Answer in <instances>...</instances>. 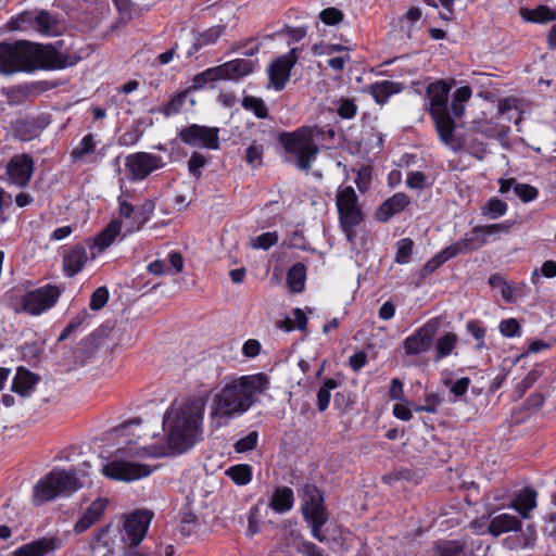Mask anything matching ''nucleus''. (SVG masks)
Listing matches in <instances>:
<instances>
[{
  "instance_id": "0e129e2a",
  "label": "nucleus",
  "mask_w": 556,
  "mask_h": 556,
  "mask_svg": "<svg viewBox=\"0 0 556 556\" xmlns=\"http://www.w3.org/2000/svg\"><path fill=\"white\" fill-rule=\"evenodd\" d=\"M320 20L327 25H336L343 18V13L337 8H327L319 14Z\"/></svg>"
},
{
  "instance_id": "603ef678",
  "label": "nucleus",
  "mask_w": 556,
  "mask_h": 556,
  "mask_svg": "<svg viewBox=\"0 0 556 556\" xmlns=\"http://www.w3.org/2000/svg\"><path fill=\"white\" fill-rule=\"evenodd\" d=\"M187 97H188V92L187 91H182V92H179L176 96H174L168 101V103L164 106L163 113L166 116H170V115L177 114L181 110V108L184 106Z\"/></svg>"
},
{
  "instance_id": "864d4df0",
  "label": "nucleus",
  "mask_w": 556,
  "mask_h": 556,
  "mask_svg": "<svg viewBox=\"0 0 556 556\" xmlns=\"http://www.w3.org/2000/svg\"><path fill=\"white\" fill-rule=\"evenodd\" d=\"M278 242V235L276 231L264 232L252 240L253 249L268 250Z\"/></svg>"
},
{
  "instance_id": "e2e57ef3",
  "label": "nucleus",
  "mask_w": 556,
  "mask_h": 556,
  "mask_svg": "<svg viewBox=\"0 0 556 556\" xmlns=\"http://www.w3.org/2000/svg\"><path fill=\"white\" fill-rule=\"evenodd\" d=\"M498 328L501 333L506 338L519 336L520 326L515 318L502 320Z\"/></svg>"
},
{
  "instance_id": "412c9836",
  "label": "nucleus",
  "mask_w": 556,
  "mask_h": 556,
  "mask_svg": "<svg viewBox=\"0 0 556 556\" xmlns=\"http://www.w3.org/2000/svg\"><path fill=\"white\" fill-rule=\"evenodd\" d=\"M409 204L410 199L406 193L396 192L379 206L377 218L381 222H388L394 215L403 212Z\"/></svg>"
},
{
  "instance_id": "9d476101",
  "label": "nucleus",
  "mask_w": 556,
  "mask_h": 556,
  "mask_svg": "<svg viewBox=\"0 0 556 556\" xmlns=\"http://www.w3.org/2000/svg\"><path fill=\"white\" fill-rule=\"evenodd\" d=\"M514 224V220L507 219L498 224L476 226L463 239L448 245V253L455 257L458 254L470 253L472 251L479 250L486 243L488 236L508 233Z\"/></svg>"
},
{
  "instance_id": "393cba45",
  "label": "nucleus",
  "mask_w": 556,
  "mask_h": 556,
  "mask_svg": "<svg viewBox=\"0 0 556 556\" xmlns=\"http://www.w3.org/2000/svg\"><path fill=\"white\" fill-rule=\"evenodd\" d=\"M219 66L224 79H239L250 75L254 71L256 62L247 59H236Z\"/></svg>"
},
{
  "instance_id": "2f4dec72",
  "label": "nucleus",
  "mask_w": 556,
  "mask_h": 556,
  "mask_svg": "<svg viewBox=\"0 0 556 556\" xmlns=\"http://www.w3.org/2000/svg\"><path fill=\"white\" fill-rule=\"evenodd\" d=\"M36 31L42 35H55L59 31V21L46 10L37 9Z\"/></svg>"
},
{
  "instance_id": "f3484780",
  "label": "nucleus",
  "mask_w": 556,
  "mask_h": 556,
  "mask_svg": "<svg viewBox=\"0 0 556 556\" xmlns=\"http://www.w3.org/2000/svg\"><path fill=\"white\" fill-rule=\"evenodd\" d=\"M434 333L435 325L427 323L404 340L405 353L407 355H417L428 351L432 345Z\"/></svg>"
},
{
  "instance_id": "c85d7f7f",
  "label": "nucleus",
  "mask_w": 556,
  "mask_h": 556,
  "mask_svg": "<svg viewBox=\"0 0 556 556\" xmlns=\"http://www.w3.org/2000/svg\"><path fill=\"white\" fill-rule=\"evenodd\" d=\"M122 231V220L113 219L94 239V247L100 251L109 248Z\"/></svg>"
},
{
  "instance_id": "bf43d9fd",
  "label": "nucleus",
  "mask_w": 556,
  "mask_h": 556,
  "mask_svg": "<svg viewBox=\"0 0 556 556\" xmlns=\"http://www.w3.org/2000/svg\"><path fill=\"white\" fill-rule=\"evenodd\" d=\"M450 248L446 247L444 250H442L435 257L428 261L424 266L425 273H432L440 265L448 261L450 258L454 257V255H450Z\"/></svg>"
},
{
  "instance_id": "cd10ccee",
  "label": "nucleus",
  "mask_w": 556,
  "mask_h": 556,
  "mask_svg": "<svg viewBox=\"0 0 556 556\" xmlns=\"http://www.w3.org/2000/svg\"><path fill=\"white\" fill-rule=\"evenodd\" d=\"M294 493L288 486L277 488L270 498L269 507L276 513L283 514L293 507Z\"/></svg>"
},
{
  "instance_id": "bb28decb",
  "label": "nucleus",
  "mask_w": 556,
  "mask_h": 556,
  "mask_svg": "<svg viewBox=\"0 0 556 556\" xmlns=\"http://www.w3.org/2000/svg\"><path fill=\"white\" fill-rule=\"evenodd\" d=\"M37 377L27 369L18 368L12 382V390L22 395L28 396L35 389Z\"/></svg>"
},
{
  "instance_id": "9b49d317",
  "label": "nucleus",
  "mask_w": 556,
  "mask_h": 556,
  "mask_svg": "<svg viewBox=\"0 0 556 556\" xmlns=\"http://www.w3.org/2000/svg\"><path fill=\"white\" fill-rule=\"evenodd\" d=\"M61 293L62 290L59 287L46 285L25 293L15 309L16 312L38 316L52 308L56 304Z\"/></svg>"
},
{
  "instance_id": "ea45409f",
  "label": "nucleus",
  "mask_w": 556,
  "mask_h": 556,
  "mask_svg": "<svg viewBox=\"0 0 556 556\" xmlns=\"http://www.w3.org/2000/svg\"><path fill=\"white\" fill-rule=\"evenodd\" d=\"M225 475L237 485H245L252 480V467L248 464H238L226 469Z\"/></svg>"
},
{
  "instance_id": "a211bd4d",
  "label": "nucleus",
  "mask_w": 556,
  "mask_h": 556,
  "mask_svg": "<svg viewBox=\"0 0 556 556\" xmlns=\"http://www.w3.org/2000/svg\"><path fill=\"white\" fill-rule=\"evenodd\" d=\"M62 540L58 536H42L16 548L13 556H46L61 548Z\"/></svg>"
},
{
  "instance_id": "473e14b6",
  "label": "nucleus",
  "mask_w": 556,
  "mask_h": 556,
  "mask_svg": "<svg viewBox=\"0 0 556 556\" xmlns=\"http://www.w3.org/2000/svg\"><path fill=\"white\" fill-rule=\"evenodd\" d=\"M421 16L422 14L419 8H409L400 18V30L405 34L407 38H412L415 30L419 28Z\"/></svg>"
},
{
  "instance_id": "a878e982",
  "label": "nucleus",
  "mask_w": 556,
  "mask_h": 556,
  "mask_svg": "<svg viewBox=\"0 0 556 556\" xmlns=\"http://www.w3.org/2000/svg\"><path fill=\"white\" fill-rule=\"evenodd\" d=\"M225 26L216 25L199 33L194 37V41L191 48L187 51V56L190 58L197 53L200 49L214 45L218 38L223 35Z\"/></svg>"
},
{
  "instance_id": "4c0bfd02",
  "label": "nucleus",
  "mask_w": 556,
  "mask_h": 556,
  "mask_svg": "<svg viewBox=\"0 0 556 556\" xmlns=\"http://www.w3.org/2000/svg\"><path fill=\"white\" fill-rule=\"evenodd\" d=\"M455 138L458 139L462 142V148L452 150L453 152H458L462 150H465L472 156H475L478 160H482L485 152H486V146L479 139L471 137L470 139H466L465 137L458 136L455 134Z\"/></svg>"
},
{
  "instance_id": "4be33fe9",
  "label": "nucleus",
  "mask_w": 556,
  "mask_h": 556,
  "mask_svg": "<svg viewBox=\"0 0 556 556\" xmlns=\"http://www.w3.org/2000/svg\"><path fill=\"white\" fill-rule=\"evenodd\" d=\"M536 491L530 486H526L515 495L508 507L514 508L521 518L528 519L531 510L536 507Z\"/></svg>"
},
{
  "instance_id": "a18cd8bd",
  "label": "nucleus",
  "mask_w": 556,
  "mask_h": 556,
  "mask_svg": "<svg viewBox=\"0 0 556 556\" xmlns=\"http://www.w3.org/2000/svg\"><path fill=\"white\" fill-rule=\"evenodd\" d=\"M518 100L515 98H507L500 102L498 111L502 116H506L507 119H513L514 115H516L514 122L515 124H519L521 121L520 113L517 109Z\"/></svg>"
},
{
  "instance_id": "8fccbe9b",
  "label": "nucleus",
  "mask_w": 556,
  "mask_h": 556,
  "mask_svg": "<svg viewBox=\"0 0 556 556\" xmlns=\"http://www.w3.org/2000/svg\"><path fill=\"white\" fill-rule=\"evenodd\" d=\"M109 290L106 287L97 288L90 298L89 306L92 311H99L105 306L109 301Z\"/></svg>"
},
{
  "instance_id": "b1692460",
  "label": "nucleus",
  "mask_w": 556,
  "mask_h": 556,
  "mask_svg": "<svg viewBox=\"0 0 556 556\" xmlns=\"http://www.w3.org/2000/svg\"><path fill=\"white\" fill-rule=\"evenodd\" d=\"M106 507V501L103 498H98L91 503V505L86 509V511L81 515V517L77 520L74 526V531L79 534L89 529L92 525H94L103 515Z\"/></svg>"
},
{
  "instance_id": "39448f33",
  "label": "nucleus",
  "mask_w": 556,
  "mask_h": 556,
  "mask_svg": "<svg viewBox=\"0 0 556 556\" xmlns=\"http://www.w3.org/2000/svg\"><path fill=\"white\" fill-rule=\"evenodd\" d=\"M448 93L450 86L439 80L428 86L426 97L429 101L428 110L441 142L450 150H456L462 148V142L455 138L456 124L448 111Z\"/></svg>"
},
{
  "instance_id": "c9c22d12",
  "label": "nucleus",
  "mask_w": 556,
  "mask_h": 556,
  "mask_svg": "<svg viewBox=\"0 0 556 556\" xmlns=\"http://www.w3.org/2000/svg\"><path fill=\"white\" fill-rule=\"evenodd\" d=\"M523 20L532 23H547L556 20V10L547 5H539L533 10L525 9L520 12Z\"/></svg>"
},
{
  "instance_id": "2eb2a0df",
  "label": "nucleus",
  "mask_w": 556,
  "mask_h": 556,
  "mask_svg": "<svg viewBox=\"0 0 556 556\" xmlns=\"http://www.w3.org/2000/svg\"><path fill=\"white\" fill-rule=\"evenodd\" d=\"M298 61L296 49L278 56L268 67L267 73L270 85L276 90H282L290 78V73Z\"/></svg>"
},
{
  "instance_id": "a19ab883",
  "label": "nucleus",
  "mask_w": 556,
  "mask_h": 556,
  "mask_svg": "<svg viewBox=\"0 0 556 556\" xmlns=\"http://www.w3.org/2000/svg\"><path fill=\"white\" fill-rule=\"evenodd\" d=\"M508 205L505 201L493 197L481 206V215L490 219H497L507 213Z\"/></svg>"
},
{
  "instance_id": "de8ad7c7",
  "label": "nucleus",
  "mask_w": 556,
  "mask_h": 556,
  "mask_svg": "<svg viewBox=\"0 0 556 556\" xmlns=\"http://www.w3.org/2000/svg\"><path fill=\"white\" fill-rule=\"evenodd\" d=\"M397 250L395 254V262L399 264H407L414 248V242L409 238H404L396 243Z\"/></svg>"
},
{
  "instance_id": "4468645a",
  "label": "nucleus",
  "mask_w": 556,
  "mask_h": 556,
  "mask_svg": "<svg viewBox=\"0 0 556 556\" xmlns=\"http://www.w3.org/2000/svg\"><path fill=\"white\" fill-rule=\"evenodd\" d=\"M164 166L161 156L148 152H137L126 156L125 167L130 174V180H143L151 173Z\"/></svg>"
},
{
  "instance_id": "49530a36",
  "label": "nucleus",
  "mask_w": 556,
  "mask_h": 556,
  "mask_svg": "<svg viewBox=\"0 0 556 556\" xmlns=\"http://www.w3.org/2000/svg\"><path fill=\"white\" fill-rule=\"evenodd\" d=\"M336 110L340 117L351 119L356 115L357 105L354 100L349 98H340L336 102Z\"/></svg>"
},
{
  "instance_id": "6ab92c4d",
  "label": "nucleus",
  "mask_w": 556,
  "mask_h": 556,
  "mask_svg": "<svg viewBox=\"0 0 556 556\" xmlns=\"http://www.w3.org/2000/svg\"><path fill=\"white\" fill-rule=\"evenodd\" d=\"M522 528L521 520L511 514L502 513L495 516H491L488 532L497 538L508 532H519Z\"/></svg>"
},
{
  "instance_id": "6e6552de",
  "label": "nucleus",
  "mask_w": 556,
  "mask_h": 556,
  "mask_svg": "<svg viewBox=\"0 0 556 556\" xmlns=\"http://www.w3.org/2000/svg\"><path fill=\"white\" fill-rule=\"evenodd\" d=\"M336 206L340 227L346 240L354 243L356 238L355 227L364 220V213L353 187L340 186L337 189Z\"/></svg>"
},
{
  "instance_id": "5701e85b",
  "label": "nucleus",
  "mask_w": 556,
  "mask_h": 556,
  "mask_svg": "<svg viewBox=\"0 0 556 556\" xmlns=\"http://www.w3.org/2000/svg\"><path fill=\"white\" fill-rule=\"evenodd\" d=\"M473 541H445L435 546L434 556H475Z\"/></svg>"
},
{
  "instance_id": "680f3d73",
  "label": "nucleus",
  "mask_w": 556,
  "mask_h": 556,
  "mask_svg": "<svg viewBox=\"0 0 556 556\" xmlns=\"http://www.w3.org/2000/svg\"><path fill=\"white\" fill-rule=\"evenodd\" d=\"M264 148L262 144H252L247 149L245 159L247 162L253 166H260L262 164Z\"/></svg>"
},
{
  "instance_id": "5fc2aeb1",
  "label": "nucleus",
  "mask_w": 556,
  "mask_h": 556,
  "mask_svg": "<svg viewBox=\"0 0 556 556\" xmlns=\"http://www.w3.org/2000/svg\"><path fill=\"white\" fill-rule=\"evenodd\" d=\"M293 316H294V320L287 318L280 327L285 328L287 331H290L294 328V323H295V327L299 330H304L306 328V324H307V318H306L304 312L301 308H295L293 311Z\"/></svg>"
},
{
  "instance_id": "052dcab7",
  "label": "nucleus",
  "mask_w": 556,
  "mask_h": 556,
  "mask_svg": "<svg viewBox=\"0 0 556 556\" xmlns=\"http://www.w3.org/2000/svg\"><path fill=\"white\" fill-rule=\"evenodd\" d=\"M118 212L119 215L129 222V227L135 226V214H136V206H134L131 203H129L125 198L118 197Z\"/></svg>"
},
{
  "instance_id": "7c9ffc66",
  "label": "nucleus",
  "mask_w": 556,
  "mask_h": 556,
  "mask_svg": "<svg viewBox=\"0 0 556 556\" xmlns=\"http://www.w3.org/2000/svg\"><path fill=\"white\" fill-rule=\"evenodd\" d=\"M96 147L97 142L92 134L84 136L79 143L71 152L72 162L87 163V157L94 153Z\"/></svg>"
},
{
  "instance_id": "423d86ee",
  "label": "nucleus",
  "mask_w": 556,
  "mask_h": 556,
  "mask_svg": "<svg viewBox=\"0 0 556 556\" xmlns=\"http://www.w3.org/2000/svg\"><path fill=\"white\" fill-rule=\"evenodd\" d=\"M141 448L129 446L117 450L114 458L102 467V473L110 479L125 482L148 477L152 469L140 462L148 456L136 455Z\"/></svg>"
},
{
  "instance_id": "dca6fc26",
  "label": "nucleus",
  "mask_w": 556,
  "mask_h": 556,
  "mask_svg": "<svg viewBox=\"0 0 556 556\" xmlns=\"http://www.w3.org/2000/svg\"><path fill=\"white\" fill-rule=\"evenodd\" d=\"M5 172L13 185L26 187L34 172V160L29 154L15 155L8 162Z\"/></svg>"
},
{
  "instance_id": "20e7f679",
  "label": "nucleus",
  "mask_w": 556,
  "mask_h": 556,
  "mask_svg": "<svg viewBox=\"0 0 556 556\" xmlns=\"http://www.w3.org/2000/svg\"><path fill=\"white\" fill-rule=\"evenodd\" d=\"M332 128L303 126L292 132H283L280 141L287 152L295 156V164L302 170H308L320 148H326L334 138Z\"/></svg>"
},
{
  "instance_id": "37998d69",
  "label": "nucleus",
  "mask_w": 556,
  "mask_h": 556,
  "mask_svg": "<svg viewBox=\"0 0 556 556\" xmlns=\"http://www.w3.org/2000/svg\"><path fill=\"white\" fill-rule=\"evenodd\" d=\"M223 78V74L220 71V66H215L207 68L203 71L202 73L198 74L193 78V85L197 88H203L206 84L213 83L216 80H220Z\"/></svg>"
},
{
  "instance_id": "338daca9",
  "label": "nucleus",
  "mask_w": 556,
  "mask_h": 556,
  "mask_svg": "<svg viewBox=\"0 0 556 556\" xmlns=\"http://www.w3.org/2000/svg\"><path fill=\"white\" fill-rule=\"evenodd\" d=\"M469 384L470 379L468 377H463L451 384L450 392L455 397H462L467 393Z\"/></svg>"
},
{
  "instance_id": "7ed1b4c3",
  "label": "nucleus",
  "mask_w": 556,
  "mask_h": 556,
  "mask_svg": "<svg viewBox=\"0 0 556 556\" xmlns=\"http://www.w3.org/2000/svg\"><path fill=\"white\" fill-rule=\"evenodd\" d=\"M153 514L147 510H137L123 517L118 531L119 540L112 533L110 526L97 531L90 542L92 556H116L122 549L124 556H160L157 553L141 551L140 543L144 539Z\"/></svg>"
},
{
  "instance_id": "09e8293b",
  "label": "nucleus",
  "mask_w": 556,
  "mask_h": 556,
  "mask_svg": "<svg viewBox=\"0 0 556 556\" xmlns=\"http://www.w3.org/2000/svg\"><path fill=\"white\" fill-rule=\"evenodd\" d=\"M207 164V159L199 153L193 152L188 161V168L190 174L199 179L202 176V168Z\"/></svg>"
},
{
  "instance_id": "6e6d98bb",
  "label": "nucleus",
  "mask_w": 556,
  "mask_h": 556,
  "mask_svg": "<svg viewBox=\"0 0 556 556\" xmlns=\"http://www.w3.org/2000/svg\"><path fill=\"white\" fill-rule=\"evenodd\" d=\"M406 186L410 189L422 190L429 186V182L422 172L413 170L407 174Z\"/></svg>"
},
{
  "instance_id": "aec40b11",
  "label": "nucleus",
  "mask_w": 556,
  "mask_h": 556,
  "mask_svg": "<svg viewBox=\"0 0 556 556\" xmlns=\"http://www.w3.org/2000/svg\"><path fill=\"white\" fill-rule=\"evenodd\" d=\"M88 261L87 250L81 244H76L63 254V270L67 277L78 274Z\"/></svg>"
},
{
  "instance_id": "ddd939ff",
  "label": "nucleus",
  "mask_w": 556,
  "mask_h": 556,
  "mask_svg": "<svg viewBox=\"0 0 556 556\" xmlns=\"http://www.w3.org/2000/svg\"><path fill=\"white\" fill-rule=\"evenodd\" d=\"M302 500V514L306 521H328V514L324 505V495L314 484H305L299 490Z\"/></svg>"
},
{
  "instance_id": "774afa93",
  "label": "nucleus",
  "mask_w": 556,
  "mask_h": 556,
  "mask_svg": "<svg viewBox=\"0 0 556 556\" xmlns=\"http://www.w3.org/2000/svg\"><path fill=\"white\" fill-rule=\"evenodd\" d=\"M76 62L77 60L74 58H67L62 53H55L48 66L50 68H65L75 65Z\"/></svg>"
},
{
  "instance_id": "79ce46f5",
  "label": "nucleus",
  "mask_w": 556,
  "mask_h": 556,
  "mask_svg": "<svg viewBox=\"0 0 556 556\" xmlns=\"http://www.w3.org/2000/svg\"><path fill=\"white\" fill-rule=\"evenodd\" d=\"M241 105L244 110L253 112L258 118H265L268 115L267 106L261 98L245 96L242 99Z\"/></svg>"
},
{
  "instance_id": "3c124183",
  "label": "nucleus",
  "mask_w": 556,
  "mask_h": 556,
  "mask_svg": "<svg viewBox=\"0 0 556 556\" xmlns=\"http://www.w3.org/2000/svg\"><path fill=\"white\" fill-rule=\"evenodd\" d=\"M514 193L525 203L535 200L539 195V191L535 187L521 182L515 185Z\"/></svg>"
},
{
  "instance_id": "4d7b16f0",
  "label": "nucleus",
  "mask_w": 556,
  "mask_h": 556,
  "mask_svg": "<svg viewBox=\"0 0 556 556\" xmlns=\"http://www.w3.org/2000/svg\"><path fill=\"white\" fill-rule=\"evenodd\" d=\"M257 440H258L257 432L251 431L249 434L241 438L240 440H238L235 443V451L237 453H244V452L251 451L256 446Z\"/></svg>"
},
{
  "instance_id": "72a5a7b5",
  "label": "nucleus",
  "mask_w": 556,
  "mask_h": 556,
  "mask_svg": "<svg viewBox=\"0 0 556 556\" xmlns=\"http://www.w3.org/2000/svg\"><path fill=\"white\" fill-rule=\"evenodd\" d=\"M306 267L302 263H295L287 274L289 289L293 293L302 292L305 288Z\"/></svg>"
},
{
  "instance_id": "f704fd0d",
  "label": "nucleus",
  "mask_w": 556,
  "mask_h": 556,
  "mask_svg": "<svg viewBox=\"0 0 556 556\" xmlns=\"http://www.w3.org/2000/svg\"><path fill=\"white\" fill-rule=\"evenodd\" d=\"M155 210L153 200L147 199L140 205L136 206L135 226L128 227V232L140 230L148 223Z\"/></svg>"
},
{
  "instance_id": "13d9d810",
  "label": "nucleus",
  "mask_w": 556,
  "mask_h": 556,
  "mask_svg": "<svg viewBox=\"0 0 556 556\" xmlns=\"http://www.w3.org/2000/svg\"><path fill=\"white\" fill-rule=\"evenodd\" d=\"M116 9L121 14V20L124 23L134 18L136 8L131 0H113Z\"/></svg>"
},
{
  "instance_id": "c03bdc74",
  "label": "nucleus",
  "mask_w": 556,
  "mask_h": 556,
  "mask_svg": "<svg viewBox=\"0 0 556 556\" xmlns=\"http://www.w3.org/2000/svg\"><path fill=\"white\" fill-rule=\"evenodd\" d=\"M338 387L334 379H327L317 392V406L320 412L327 409L330 403V392Z\"/></svg>"
},
{
  "instance_id": "58836bf2",
  "label": "nucleus",
  "mask_w": 556,
  "mask_h": 556,
  "mask_svg": "<svg viewBox=\"0 0 556 556\" xmlns=\"http://www.w3.org/2000/svg\"><path fill=\"white\" fill-rule=\"evenodd\" d=\"M458 337L454 332H446L440 337L435 343V361L442 359L448 356L456 348Z\"/></svg>"
},
{
  "instance_id": "e433bc0d",
  "label": "nucleus",
  "mask_w": 556,
  "mask_h": 556,
  "mask_svg": "<svg viewBox=\"0 0 556 556\" xmlns=\"http://www.w3.org/2000/svg\"><path fill=\"white\" fill-rule=\"evenodd\" d=\"M36 13L37 9L24 11L11 17L9 22L10 29L21 31L36 30Z\"/></svg>"
},
{
  "instance_id": "c756f323",
  "label": "nucleus",
  "mask_w": 556,
  "mask_h": 556,
  "mask_svg": "<svg viewBox=\"0 0 556 556\" xmlns=\"http://www.w3.org/2000/svg\"><path fill=\"white\" fill-rule=\"evenodd\" d=\"M369 89L375 101L380 104L388 102L392 94L401 91L399 84L391 80L377 81Z\"/></svg>"
},
{
  "instance_id": "f03ea898",
  "label": "nucleus",
  "mask_w": 556,
  "mask_h": 556,
  "mask_svg": "<svg viewBox=\"0 0 556 556\" xmlns=\"http://www.w3.org/2000/svg\"><path fill=\"white\" fill-rule=\"evenodd\" d=\"M269 384L268 376L263 372L225 381L213 394L210 406L211 426L220 428L230 419L243 415L269 389Z\"/></svg>"
},
{
  "instance_id": "f257e3e1",
  "label": "nucleus",
  "mask_w": 556,
  "mask_h": 556,
  "mask_svg": "<svg viewBox=\"0 0 556 556\" xmlns=\"http://www.w3.org/2000/svg\"><path fill=\"white\" fill-rule=\"evenodd\" d=\"M206 399L189 395L174 400L163 416L165 445L156 448L142 446L136 455L168 456L180 455L203 440Z\"/></svg>"
},
{
  "instance_id": "0eeeda50",
  "label": "nucleus",
  "mask_w": 556,
  "mask_h": 556,
  "mask_svg": "<svg viewBox=\"0 0 556 556\" xmlns=\"http://www.w3.org/2000/svg\"><path fill=\"white\" fill-rule=\"evenodd\" d=\"M80 488L74 472L54 469L36 483L33 501L35 505H40L58 496H70Z\"/></svg>"
},
{
  "instance_id": "69168bd1",
  "label": "nucleus",
  "mask_w": 556,
  "mask_h": 556,
  "mask_svg": "<svg viewBox=\"0 0 556 556\" xmlns=\"http://www.w3.org/2000/svg\"><path fill=\"white\" fill-rule=\"evenodd\" d=\"M298 552L303 556H327L316 544L309 541H302L298 545Z\"/></svg>"
},
{
  "instance_id": "f8f14e48",
  "label": "nucleus",
  "mask_w": 556,
  "mask_h": 556,
  "mask_svg": "<svg viewBox=\"0 0 556 556\" xmlns=\"http://www.w3.org/2000/svg\"><path fill=\"white\" fill-rule=\"evenodd\" d=\"M219 129L198 124L189 125L179 130L180 140L194 148H206L210 150L219 149Z\"/></svg>"
},
{
  "instance_id": "1a4fd4ad",
  "label": "nucleus",
  "mask_w": 556,
  "mask_h": 556,
  "mask_svg": "<svg viewBox=\"0 0 556 556\" xmlns=\"http://www.w3.org/2000/svg\"><path fill=\"white\" fill-rule=\"evenodd\" d=\"M37 67L34 49L26 42H0V73L30 72Z\"/></svg>"
}]
</instances>
